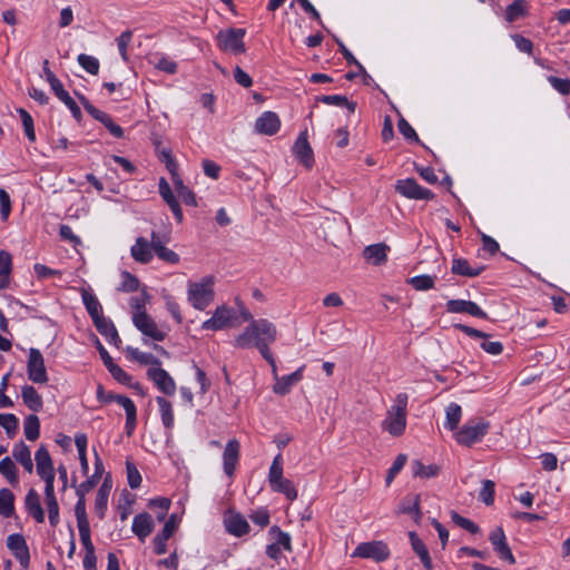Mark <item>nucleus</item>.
Masks as SVG:
<instances>
[{
    "instance_id": "1",
    "label": "nucleus",
    "mask_w": 570,
    "mask_h": 570,
    "mask_svg": "<svg viewBox=\"0 0 570 570\" xmlns=\"http://www.w3.org/2000/svg\"><path fill=\"white\" fill-rule=\"evenodd\" d=\"M276 327L267 320L253 321L235 340V346L240 348L257 347L262 356L272 367L276 376V363L268 345L276 340Z\"/></svg>"
},
{
    "instance_id": "2",
    "label": "nucleus",
    "mask_w": 570,
    "mask_h": 570,
    "mask_svg": "<svg viewBox=\"0 0 570 570\" xmlns=\"http://www.w3.org/2000/svg\"><path fill=\"white\" fill-rule=\"evenodd\" d=\"M407 395L400 393L396 395L394 404L387 410L385 419L382 421L383 431L394 438L404 434L407 416Z\"/></svg>"
},
{
    "instance_id": "3",
    "label": "nucleus",
    "mask_w": 570,
    "mask_h": 570,
    "mask_svg": "<svg viewBox=\"0 0 570 570\" xmlns=\"http://www.w3.org/2000/svg\"><path fill=\"white\" fill-rule=\"evenodd\" d=\"M268 482L271 489L274 492L284 494L289 501L297 499V490L295 489L293 482L284 478L281 454H277L271 464L268 471Z\"/></svg>"
},
{
    "instance_id": "4",
    "label": "nucleus",
    "mask_w": 570,
    "mask_h": 570,
    "mask_svg": "<svg viewBox=\"0 0 570 570\" xmlns=\"http://www.w3.org/2000/svg\"><path fill=\"white\" fill-rule=\"evenodd\" d=\"M246 30L242 28H229L220 30L217 36V46L222 51L232 52L234 55L244 53L246 47L244 43V37Z\"/></svg>"
},
{
    "instance_id": "5",
    "label": "nucleus",
    "mask_w": 570,
    "mask_h": 570,
    "mask_svg": "<svg viewBox=\"0 0 570 570\" xmlns=\"http://www.w3.org/2000/svg\"><path fill=\"white\" fill-rule=\"evenodd\" d=\"M214 299L213 278L205 277L188 286V301L197 309L206 308Z\"/></svg>"
},
{
    "instance_id": "6",
    "label": "nucleus",
    "mask_w": 570,
    "mask_h": 570,
    "mask_svg": "<svg viewBox=\"0 0 570 570\" xmlns=\"http://www.w3.org/2000/svg\"><path fill=\"white\" fill-rule=\"evenodd\" d=\"M352 556L382 562L389 559L390 549L383 541L363 542L356 547Z\"/></svg>"
},
{
    "instance_id": "7",
    "label": "nucleus",
    "mask_w": 570,
    "mask_h": 570,
    "mask_svg": "<svg viewBox=\"0 0 570 570\" xmlns=\"http://www.w3.org/2000/svg\"><path fill=\"white\" fill-rule=\"evenodd\" d=\"M28 379L37 384H45L48 382V374L45 365V360L41 352L37 348H30L29 358L27 363Z\"/></svg>"
},
{
    "instance_id": "8",
    "label": "nucleus",
    "mask_w": 570,
    "mask_h": 570,
    "mask_svg": "<svg viewBox=\"0 0 570 570\" xmlns=\"http://www.w3.org/2000/svg\"><path fill=\"white\" fill-rule=\"evenodd\" d=\"M135 326L146 336L154 341H164L166 333L158 328L156 322L146 313V311L135 312L132 315Z\"/></svg>"
},
{
    "instance_id": "9",
    "label": "nucleus",
    "mask_w": 570,
    "mask_h": 570,
    "mask_svg": "<svg viewBox=\"0 0 570 570\" xmlns=\"http://www.w3.org/2000/svg\"><path fill=\"white\" fill-rule=\"evenodd\" d=\"M395 190L402 196L410 199H432L433 193L426 188L421 187L415 179H400L395 184Z\"/></svg>"
},
{
    "instance_id": "10",
    "label": "nucleus",
    "mask_w": 570,
    "mask_h": 570,
    "mask_svg": "<svg viewBox=\"0 0 570 570\" xmlns=\"http://www.w3.org/2000/svg\"><path fill=\"white\" fill-rule=\"evenodd\" d=\"M490 422L482 417H473L465 424V446L481 442L489 432Z\"/></svg>"
},
{
    "instance_id": "11",
    "label": "nucleus",
    "mask_w": 570,
    "mask_h": 570,
    "mask_svg": "<svg viewBox=\"0 0 570 570\" xmlns=\"http://www.w3.org/2000/svg\"><path fill=\"white\" fill-rule=\"evenodd\" d=\"M462 417V409L458 403H450L445 407L444 429L453 432V438L459 444H463V432L459 431V424Z\"/></svg>"
},
{
    "instance_id": "12",
    "label": "nucleus",
    "mask_w": 570,
    "mask_h": 570,
    "mask_svg": "<svg viewBox=\"0 0 570 570\" xmlns=\"http://www.w3.org/2000/svg\"><path fill=\"white\" fill-rule=\"evenodd\" d=\"M489 540L500 559L508 561L510 564L515 563L514 556L512 554V551L507 542V537L502 528H495L490 533Z\"/></svg>"
},
{
    "instance_id": "13",
    "label": "nucleus",
    "mask_w": 570,
    "mask_h": 570,
    "mask_svg": "<svg viewBox=\"0 0 570 570\" xmlns=\"http://www.w3.org/2000/svg\"><path fill=\"white\" fill-rule=\"evenodd\" d=\"M465 335L474 340L475 346L481 347L491 355H499L503 351L500 342L490 341V336L481 331L465 326Z\"/></svg>"
},
{
    "instance_id": "14",
    "label": "nucleus",
    "mask_w": 570,
    "mask_h": 570,
    "mask_svg": "<svg viewBox=\"0 0 570 570\" xmlns=\"http://www.w3.org/2000/svg\"><path fill=\"white\" fill-rule=\"evenodd\" d=\"M148 377L156 384L159 391L166 395H174L176 383L174 379L160 367H150L147 371Z\"/></svg>"
},
{
    "instance_id": "15",
    "label": "nucleus",
    "mask_w": 570,
    "mask_h": 570,
    "mask_svg": "<svg viewBox=\"0 0 570 570\" xmlns=\"http://www.w3.org/2000/svg\"><path fill=\"white\" fill-rule=\"evenodd\" d=\"M224 524L226 531L235 537H243L250 530L247 520L239 512L232 510H228L225 514Z\"/></svg>"
},
{
    "instance_id": "16",
    "label": "nucleus",
    "mask_w": 570,
    "mask_h": 570,
    "mask_svg": "<svg viewBox=\"0 0 570 570\" xmlns=\"http://www.w3.org/2000/svg\"><path fill=\"white\" fill-rule=\"evenodd\" d=\"M233 311L226 306H218L213 316L203 323L204 330L219 331L230 326Z\"/></svg>"
},
{
    "instance_id": "17",
    "label": "nucleus",
    "mask_w": 570,
    "mask_h": 570,
    "mask_svg": "<svg viewBox=\"0 0 570 570\" xmlns=\"http://www.w3.org/2000/svg\"><path fill=\"white\" fill-rule=\"evenodd\" d=\"M293 151L298 161L306 168H311L313 166L314 155L305 131L296 139Z\"/></svg>"
},
{
    "instance_id": "18",
    "label": "nucleus",
    "mask_w": 570,
    "mask_h": 570,
    "mask_svg": "<svg viewBox=\"0 0 570 570\" xmlns=\"http://www.w3.org/2000/svg\"><path fill=\"white\" fill-rule=\"evenodd\" d=\"M281 127L278 116L273 111L263 112L255 122V130L258 134L272 136L275 135Z\"/></svg>"
},
{
    "instance_id": "19",
    "label": "nucleus",
    "mask_w": 570,
    "mask_h": 570,
    "mask_svg": "<svg viewBox=\"0 0 570 570\" xmlns=\"http://www.w3.org/2000/svg\"><path fill=\"white\" fill-rule=\"evenodd\" d=\"M7 547L14 553V557L22 566H28L30 559L29 549L22 534H10L7 539Z\"/></svg>"
},
{
    "instance_id": "20",
    "label": "nucleus",
    "mask_w": 570,
    "mask_h": 570,
    "mask_svg": "<svg viewBox=\"0 0 570 570\" xmlns=\"http://www.w3.org/2000/svg\"><path fill=\"white\" fill-rule=\"evenodd\" d=\"M239 442L236 439H232L227 442L224 453H223V461H224V472L232 476L235 472L236 463L239 458Z\"/></svg>"
},
{
    "instance_id": "21",
    "label": "nucleus",
    "mask_w": 570,
    "mask_h": 570,
    "mask_svg": "<svg viewBox=\"0 0 570 570\" xmlns=\"http://www.w3.org/2000/svg\"><path fill=\"white\" fill-rule=\"evenodd\" d=\"M37 474L41 479L55 475L53 463L51 456L45 445H40L36 452Z\"/></svg>"
},
{
    "instance_id": "22",
    "label": "nucleus",
    "mask_w": 570,
    "mask_h": 570,
    "mask_svg": "<svg viewBox=\"0 0 570 570\" xmlns=\"http://www.w3.org/2000/svg\"><path fill=\"white\" fill-rule=\"evenodd\" d=\"M131 530L144 542L154 530L151 515L147 512L137 514L132 520Z\"/></svg>"
},
{
    "instance_id": "23",
    "label": "nucleus",
    "mask_w": 570,
    "mask_h": 570,
    "mask_svg": "<svg viewBox=\"0 0 570 570\" xmlns=\"http://www.w3.org/2000/svg\"><path fill=\"white\" fill-rule=\"evenodd\" d=\"M302 372L303 367H299L294 373L283 377H278V374L276 373V376H274L275 384L273 386V392L278 395L287 394L291 391L292 386L302 380Z\"/></svg>"
},
{
    "instance_id": "24",
    "label": "nucleus",
    "mask_w": 570,
    "mask_h": 570,
    "mask_svg": "<svg viewBox=\"0 0 570 570\" xmlns=\"http://www.w3.org/2000/svg\"><path fill=\"white\" fill-rule=\"evenodd\" d=\"M387 250L389 246L383 243L373 244L364 248L363 257L368 263L379 266L386 262Z\"/></svg>"
},
{
    "instance_id": "25",
    "label": "nucleus",
    "mask_w": 570,
    "mask_h": 570,
    "mask_svg": "<svg viewBox=\"0 0 570 570\" xmlns=\"http://www.w3.org/2000/svg\"><path fill=\"white\" fill-rule=\"evenodd\" d=\"M153 252L149 242L144 237H138L130 248L132 258L141 264H147L153 259Z\"/></svg>"
},
{
    "instance_id": "26",
    "label": "nucleus",
    "mask_w": 570,
    "mask_h": 570,
    "mask_svg": "<svg viewBox=\"0 0 570 570\" xmlns=\"http://www.w3.org/2000/svg\"><path fill=\"white\" fill-rule=\"evenodd\" d=\"M26 509L27 512L38 522L45 521V512L41 508L40 497L36 490L30 489L26 497Z\"/></svg>"
},
{
    "instance_id": "27",
    "label": "nucleus",
    "mask_w": 570,
    "mask_h": 570,
    "mask_svg": "<svg viewBox=\"0 0 570 570\" xmlns=\"http://www.w3.org/2000/svg\"><path fill=\"white\" fill-rule=\"evenodd\" d=\"M409 539L411 542V547L413 551L419 556L420 560L422 561L424 568L426 570L432 569V559L430 557L429 550L424 542L420 539L416 532L411 531L409 532Z\"/></svg>"
},
{
    "instance_id": "28",
    "label": "nucleus",
    "mask_w": 570,
    "mask_h": 570,
    "mask_svg": "<svg viewBox=\"0 0 570 570\" xmlns=\"http://www.w3.org/2000/svg\"><path fill=\"white\" fill-rule=\"evenodd\" d=\"M94 324H95L97 331L101 335H104L110 344H114L116 346H119L121 344V340L118 335V332H117L115 325L109 320L104 317V318L95 322Z\"/></svg>"
},
{
    "instance_id": "29",
    "label": "nucleus",
    "mask_w": 570,
    "mask_h": 570,
    "mask_svg": "<svg viewBox=\"0 0 570 570\" xmlns=\"http://www.w3.org/2000/svg\"><path fill=\"white\" fill-rule=\"evenodd\" d=\"M81 296L86 309L91 316L94 323L105 317L102 315V307L98 298L94 294H91L87 289H82Z\"/></svg>"
},
{
    "instance_id": "30",
    "label": "nucleus",
    "mask_w": 570,
    "mask_h": 570,
    "mask_svg": "<svg viewBox=\"0 0 570 570\" xmlns=\"http://www.w3.org/2000/svg\"><path fill=\"white\" fill-rule=\"evenodd\" d=\"M12 272V256L7 250H0V289L9 286Z\"/></svg>"
},
{
    "instance_id": "31",
    "label": "nucleus",
    "mask_w": 570,
    "mask_h": 570,
    "mask_svg": "<svg viewBox=\"0 0 570 570\" xmlns=\"http://www.w3.org/2000/svg\"><path fill=\"white\" fill-rule=\"evenodd\" d=\"M12 456L24 468L28 473H32L33 462L31 459L30 449L23 442L14 445Z\"/></svg>"
},
{
    "instance_id": "32",
    "label": "nucleus",
    "mask_w": 570,
    "mask_h": 570,
    "mask_svg": "<svg viewBox=\"0 0 570 570\" xmlns=\"http://www.w3.org/2000/svg\"><path fill=\"white\" fill-rule=\"evenodd\" d=\"M21 396L23 403L33 412H38L42 409V399L33 386H23L21 391Z\"/></svg>"
},
{
    "instance_id": "33",
    "label": "nucleus",
    "mask_w": 570,
    "mask_h": 570,
    "mask_svg": "<svg viewBox=\"0 0 570 570\" xmlns=\"http://www.w3.org/2000/svg\"><path fill=\"white\" fill-rule=\"evenodd\" d=\"M156 402L159 406L163 424L165 425V428L171 429L174 426L175 421L173 404L163 396H157Z\"/></svg>"
},
{
    "instance_id": "34",
    "label": "nucleus",
    "mask_w": 570,
    "mask_h": 570,
    "mask_svg": "<svg viewBox=\"0 0 570 570\" xmlns=\"http://www.w3.org/2000/svg\"><path fill=\"white\" fill-rule=\"evenodd\" d=\"M412 472L414 476L421 479H429L436 476L440 468L436 464L424 465L420 460H414L411 463Z\"/></svg>"
},
{
    "instance_id": "35",
    "label": "nucleus",
    "mask_w": 570,
    "mask_h": 570,
    "mask_svg": "<svg viewBox=\"0 0 570 570\" xmlns=\"http://www.w3.org/2000/svg\"><path fill=\"white\" fill-rule=\"evenodd\" d=\"M14 495L9 489L0 490V514L9 518L14 511Z\"/></svg>"
},
{
    "instance_id": "36",
    "label": "nucleus",
    "mask_w": 570,
    "mask_h": 570,
    "mask_svg": "<svg viewBox=\"0 0 570 570\" xmlns=\"http://www.w3.org/2000/svg\"><path fill=\"white\" fill-rule=\"evenodd\" d=\"M528 3L525 0H514L505 10V19L510 22L525 16Z\"/></svg>"
},
{
    "instance_id": "37",
    "label": "nucleus",
    "mask_w": 570,
    "mask_h": 570,
    "mask_svg": "<svg viewBox=\"0 0 570 570\" xmlns=\"http://www.w3.org/2000/svg\"><path fill=\"white\" fill-rule=\"evenodd\" d=\"M127 353L131 356L132 360L137 361L144 365H154L155 367L160 366V361L155 357L153 354L140 352L136 347H127Z\"/></svg>"
},
{
    "instance_id": "38",
    "label": "nucleus",
    "mask_w": 570,
    "mask_h": 570,
    "mask_svg": "<svg viewBox=\"0 0 570 570\" xmlns=\"http://www.w3.org/2000/svg\"><path fill=\"white\" fill-rule=\"evenodd\" d=\"M97 397L101 402H111V401L117 402L119 405H121L124 407L125 412L136 409L135 403L128 396H125V395L110 394L106 399H102V386L98 387Z\"/></svg>"
},
{
    "instance_id": "39",
    "label": "nucleus",
    "mask_w": 570,
    "mask_h": 570,
    "mask_svg": "<svg viewBox=\"0 0 570 570\" xmlns=\"http://www.w3.org/2000/svg\"><path fill=\"white\" fill-rule=\"evenodd\" d=\"M24 434L29 441H36L40 435V422L37 415L31 414L24 420Z\"/></svg>"
},
{
    "instance_id": "40",
    "label": "nucleus",
    "mask_w": 570,
    "mask_h": 570,
    "mask_svg": "<svg viewBox=\"0 0 570 570\" xmlns=\"http://www.w3.org/2000/svg\"><path fill=\"white\" fill-rule=\"evenodd\" d=\"M320 101L326 104V105H334L340 107H346L351 112L355 111L356 102L350 101L345 96L341 95H328V96H322L320 98Z\"/></svg>"
},
{
    "instance_id": "41",
    "label": "nucleus",
    "mask_w": 570,
    "mask_h": 570,
    "mask_svg": "<svg viewBox=\"0 0 570 570\" xmlns=\"http://www.w3.org/2000/svg\"><path fill=\"white\" fill-rule=\"evenodd\" d=\"M155 146H156V153H157L160 161H163L165 164L167 170L169 173H174L175 170H177L178 165L175 161V159L173 158L170 149L160 148V141H158V140L155 141Z\"/></svg>"
},
{
    "instance_id": "42",
    "label": "nucleus",
    "mask_w": 570,
    "mask_h": 570,
    "mask_svg": "<svg viewBox=\"0 0 570 570\" xmlns=\"http://www.w3.org/2000/svg\"><path fill=\"white\" fill-rule=\"evenodd\" d=\"M170 500L167 498H158L149 501L148 507L156 510L158 521H164L170 508Z\"/></svg>"
},
{
    "instance_id": "43",
    "label": "nucleus",
    "mask_w": 570,
    "mask_h": 570,
    "mask_svg": "<svg viewBox=\"0 0 570 570\" xmlns=\"http://www.w3.org/2000/svg\"><path fill=\"white\" fill-rule=\"evenodd\" d=\"M269 534L275 539L274 544L283 547L286 551H292L291 535L287 532L281 530L279 527L273 525L269 529Z\"/></svg>"
},
{
    "instance_id": "44",
    "label": "nucleus",
    "mask_w": 570,
    "mask_h": 570,
    "mask_svg": "<svg viewBox=\"0 0 570 570\" xmlns=\"http://www.w3.org/2000/svg\"><path fill=\"white\" fill-rule=\"evenodd\" d=\"M0 473L6 476V479L11 483L14 484L18 481L17 478V469L12 460L7 456L0 461Z\"/></svg>"
},
{
    "instance_id": "45",
    "label": "nucleus",
    "mask_w": 570,
    "mask_h": 570,
    "mask_svg": "<svg viewBox=\"0 0 570 570\" xmlns=\"http://www.w3.org/2000/svg\"><path fill=\"white\" fill-rule=\"evenodd\" d=\"M17 111L20 115L27 138L30 141H35L36 132H35L33 119H32L31 115L23 108H19Z\"/></svg>"
},
{
    "instance_id": "46",
    "label": "nucleus",
    "mask_w": 570,
    "mask_h": 570,
    "mask_svg": "<svg viewBox=\"0 0 570 570\" xmlns=\"http://www.w3.org/2000/svg\"><path fill=\"white\" fill-rule=\"evenodd\" d=\"M132 40V31L131 30H126L124 31L118 38H117V46H118V50H119V53L122 58L124 61H128L129 60V57H128V47L130 45Z\"/></svg>"
},
{
    "instance_id": "47",
    "label": "nucleus",
    "mask_w": 570,
    "mask_h": 570,
    "mask_svg": "<svg viewBox=\"0 0 570 570\" xmlns=\"http://www.w3.org/2000/svg\"><path fill=\"white\" fill-rule=\"evenodd\" d=\"M78 62L86 71L91 75H97L99 71V61L92 56L80 53L78 56Z\"/></svg>"
},
{
    "instance_id": "48",
    "label": "nucleus",
    "mask_w": 570,
    "mask_h": 570,
    "mask_svg": "<svg viewBox=\"0 0 570 570\" xmlns=\"http://www.w3.org/2000/svg\"><path fill=\"white\" fill-rule=\"evenodd\" d=\"M406 461L407 456L403 453L396 456L395 461L393 462L392 466L390 468L386 474L385 483L387 487L392 483L396 474L403 469Z\"/></svg>"
},
{
    "instance_id": "49",
    "label": "nucleus",
    "mask_w": 570,
    "mask_h": 570,
    "mask_svg": "<svg viewBox=\"0 0 570 570\" xmlns=\"http://www.w3.org/2000/svg\"><path fill=\"white\" fill-rule=\"evenodd\" d=\"M479 500L487 505H491L494 501V482L484 480L482 482V489L479 493Z\"/></svg>"
},
{
    "instance_id": "50",
    "label": "nucleus",
    "mask_w": 570,
    "mask_h": 570,
    "mask_svg": "<svg viewBox=\"0 0 570 570\" xmlns=\"http://www.w3.org/2000/svg\"><path fill=\"white\" fill-rule=\"evenodd\" d=\"M410 284L416 291H426L434 286V278L430 275L414 276L410 279Z\"/></svg>"
},
{
    "instance_id": "51",
    "label": "nucleus",
    "mask_w": 570,
    "mask_h": 570,
    "mask_svg": "<svg viewBox=\"0 0 570 570\" xmlns=\"http://www.w3.org/2000/svg\"><path fill=\"white\" fill-rule=\"evenodd\" d=\"M77 525H78V530H79L80 541H81L83 548L86 549V552H94L95 548H94V544H92L91 538H90L89 523L77 524Z\"/></svg>"
},
{
    "instance_id": "52",
    "label": "nucleus",
    "mask_w": 570,
    "mask_h": 570,
    "mask_svg": "<svg viewBox=\"0 0 570 570\" xmlns=\"http://www.w3.org/2000/svg\"><path fill=\"white\" fill-rule=\"evenodd\" d=\"M548 81L551 85V87L561 95H570V79L549 76Z\"/></svg>"
},
{
    "instance_id": "53",
    "label": "nucleus",
    "mask_w": 570,
    "mask_h": 570,
    "mask_svg": "<svg viewBox=\"0 0 570 570\" xmlns=\"http://www.w3.org/2000/svg\"><path fill=\"white\" fill-rule=\"evenodd\" d=\"M177 528H178V518L176 514H171L165 522L161 532L158 533L157 535L165 540H168L174 534V532L177 530Z\"/></svg>"
},
{
    "instance_id": "54",
    "label": "nucleus",
    "mask_w": 570,
    "mask_h": 570,
    "mask_svg": "<svg viewBox=\"0 0 570 570\" xmlns=\"http://www.w3.org/2000/svg\"><path fill=\"white\" fill-rule=\"evenodd\" d=\"M121 287L120 289L124 292H136L139 287V279L131 275L128 272H122L121 274Z\"/></svg>"
},
{
    "instance_id": "55",
    "label": "nucleus",
    "mask_w": 570,
    "mask_h": 570,
    "mask_svg": "<svg viewBox=\"0 0 570 570\" xmlns=\"http://www.w3.org/2000/svg\"><path fill=\"white\" fill-rule=\"evenodd\" d=\"M128 484L131 489H137L141 483V475L137 468L131 463H126Z\"/></svg>"
},
{
    "instance_id": "56",
    "label": "nucleus",
    "mask_w": 570,
    "mask_h": 570,
    "mask_svg": "<svg viewBox=\"0 0 570 570\" xmlns=\"http://www.w3.org/2000/svg\"><path fill=\"white\" fill-rule=\"evenodd\" d=\"M75 514L77 524L89 523L86 512V500L82 494L78 495V501L75 507Z\"/></svg>"
},
{
    "instance_id": "57",
    "label": "nucleus",
    "mask_w": 570,
    "mask_h": 570,
    "mask_svg": "<svg viewBox=\"0 0 570 570\" xmlns=\"http://www.w3.org/2000/svg\"><path fill=\"white\" fill-rule=\"evenodd\" d=\"M48 509L49 522L52 527L59 523V505L57 499L45 500Z\"/></svg>"
},
{
    "instance_id": "58",
    "label": "nucleus",
    "mask_w": 570,
    "mask_h": 570,
    "mask_svg": "<svg viewBox=\"0 0 570 570\" xmlns=\"http://www.w3.org/2000/svg\"><path fill=\"white\" fill-rule=\"evenodd\" d=\"M399 131L404 136V138L413 141H419V137L413 129V127L404 119L401 118L397 122Z\"/></svg>"
},
{
    "instance_id": "59",
    "label": "nucleus",
    "mask_w": 570,
    "mask_h": 570,
    "mask_svg": "<svg viewBox=\"0 0 570 570\" xmlns=\"http://www.w3.org/2000/svg\"><path fill=\"white\" fill-rule=\"evenodd\" d=\"M80 101H81L83 108L86 109V111L90 116H92L96 120L104 122L107 119V117L109 116L108 114H106V112L97 109L95 106H92L86 98L81 97Z\"/></svg>"
},
{
    "instance_id": "60",
    "label": "nucleus",
    "mask_w": 570,
    "mask_h": 570,
    "mask_svg": "<svg viewBox=\"0 0 570 570\" xmlns=\"http://www.w3.org/2000/svg\"><path fill=\"white\" fill-rule=\"evenodd\" d=\"M80 101H81L83 108L86 109V111L90 116H92L96 120L104 122L107 119V117L109 116L108 114H106V112L97 109L95 106H92L86 98L81 97Z\"/></svg>"
},
{
    "instance_id": "61",
    "label": "nucleus",
    "mask_w": 570,
    "mask_h": 570,
    "mask_svg": "<svg viewBox=\"0 0 570 570\" xmlns=\"http://www.w3.org/2000/svg\"><path fill=\"white\" fill-rule=\"evenodd\" d=\"M108 498H109V494L104 493V492H97L96 501H95V511L100 520L104 519V517H105V512L107 510V504H108Z\"/></svg>"
},
{
    "instance_id": "62",
    "label": "nucleus",
    "mask_w": 570,
    "mask_h": 570,
    "mask_svg": "<svg viewBox=\"0 0 570 570\" xmlns=\"http://www.w3.org/2000/svg\"><path fill=\"white\" fill-rule=\"evenodd\" d=\"M155 254L164 262L176 264L179 262V256L174 250L165 247L159 246V248L155 252Z\"/></svg>"
},
{
    "instance_id": "63",
    "label": "nucleus",
    "mask_w": 570,
    "mask_h": 570,
    "mask_svg": "<svg viewBox=\"0 0 570 570\" xmlns=\"http://www.w3.org/2000/svg\"><path fill=\"white\" fill-rule=\"evenodd\" d=\"M55 95L63 102L67 104V101L71 100L72 98L68 94V91L65 90L61 81L57 79H51V82L49 83Z\"/></svg>"
},
{
    "instance_id": "64",
    "label": "nucleus",
    "mask_w": 570,
    "mask_h": 570,
    "mask_svg": "<svg viewBox=\"0 0 570 570\" xmlns=\"http://www.w3.org/2000/svg\"><path fill=\"white\" fill-rule=\"evenodd\" d=\"M0 425L11 434L18 428V420L13 414H0Z\"/></svg>"
}]
</instances>
